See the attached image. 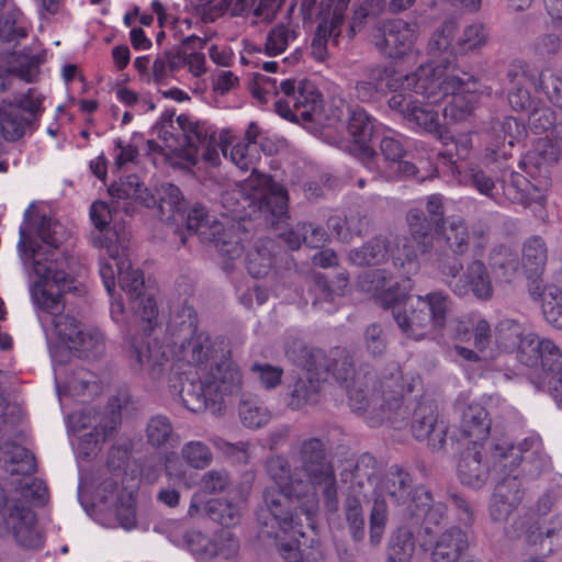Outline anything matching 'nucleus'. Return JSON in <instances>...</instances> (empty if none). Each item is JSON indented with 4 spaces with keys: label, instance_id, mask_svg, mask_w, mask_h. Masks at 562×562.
<instances>
[{
    "label": "nucleus",
    "instance_id": "obj_1",
    "mask_svg": "<svg viewBox=\"0 0 562 562\" xmlns=\"http://www.w3.org/2000/svg\"><path fill=\"white\" fill-rule=\"evenodd\" d=\"M222 202L232 220H211L203 206L194 205L178 222L186 221L188 231L198 234L203 243H213L227 261L241 257L243 241L249 235L239 220L259 211L279 222L288 212V194L283 187L255 169L234 190L225 192Z\"/></svg>",
    "mask_w": 562,
    "mask_h": 562
},
{
    "label": "nucleus",
    "instance_id": "obj_2",
    "mask_svg": "<svg viewBox=\"0 0 562 562\" xmlns=\"http://www.w3.org/2000/svg\"><path fill=\"white\" fill-rule=\"evenodd\" d=\"M266 470L276 487H267L265 491L267 508L258 514L261 532L278 540L282 551H311L308 538L299 533L300 529L310 532L302 514V501H305L302 488L306 485L304 479L297 474L296 468L292 473L289 461L281 456L269 458Z\"/></svg>",
    "mask_w": 562,
    "mask_h": 562
},
{
    "label": "nucleus",
    "instance_id": "obj_3",
    "mask_svg": "<svg viewBox=\"0 0 562 562\" xmlns=\"http://www.w3.org/2000/svg\"><path fill=\"white\" fill-rule=\"evenodd\" d=\"M361 286L373 292L384 306L392 307L394 319L408 337L418 340L446 325L451 302L443 293L407 297L402 303V299L412 289L411 279L406 277L401 283H391V276L385 270L364 273L361 277Z\"/></svg>",
    "mask_w": 562,
    "mask_h": 562
},
{
    "label": "nucleus",
    "instance_id": "obj_4",
    "mask_svg": "<svg viewBox=\"0 0 562 562\" xmlns=\"http://www.w3.org/2000/svg\"><path fill=\"white\" fill-rule=\"evenodd\" d=\"M297 474H301L306 485L303 486L305 501H302V514L305 526L310 532L302 529L299 533L308 538L310 547H318V538L315 530L314 517L318 509L317 491L325 498L329 510L337 509V484L333 464L327 460L326 446L319 438L304 439L294 456Z\"/></svg>",
    "mask_w": 562,
    "mask_h": 562
},
{
    "label": "nucleus",
    "instance_id": "obj_5",
    "mask_svg": "<svg viewBox=\"0 0 562 562\" xmlns=\"http://www.w3.org/2000/svg\"><path fill=\"white\" fill-rule=\"evenodd\" d=\"M23 267L31 280L30 291L34 303L48 313L55 335L68 347L77 340L83 326L71 315L59 313L64 308L63 293L72 289V279L66 271L43 267L33 250L22 252Z\"/></svg>",
    "mask_w": 562,
    "mask_h": 562
},
{
    "label": "nucleus",
    "instance_id": "obj_6",
    "mask_svg": "<svg viewBox=\"0 0 562 562\" xmlns=\"http://www.w3.org/2000/svg\"><path fill=\"white\" fill-rule=\"evenodd\" d=\"M115 232H110L105 239H100L102 247L109 258H101L99 273L109 295L113 296L116 279L121 289L130 297L132 308L139 318L147 323L145 329H151L156 321L158 310L153 296L144 295V277L138 269H134L126 252L127 246L123 240L119 245L113 244L112 238L116 236Z\"/></svg>",
    "mask_w": 562,
    "mask_h": 562
},
{
    "label": "nucleus",
    "instance_id": "obj_7",
    "mask_svg": "<svg viewBox=\"0 0 562 562\" xmlns=\"http://www.w3.org/2000/svg\"><path fill=\"white\" fill-rule=\"evenodd\" d=\"M432 72L429 67H419L415 72L406 75L403 87L412 88L415 94L422 95L430 103H439L451 94V100L443 109L445 119L457 123L470 117L479 101L472 89V77L468 74H463L464 78L452 75L441 80V77L430 78Z\"/></svg>",
    "mask_w": 562,
    "mask_h": 562
},
{
    "label": "nucleus",
    "instance_id": "obj_8",
    "mask_svg": "<svg viewBox=\"0 0 562 562\" xmlns=\"http://www.w3.org/2000/svg\"><path fill=\"white\" fill-rule=\"evenodd\" d=\"M68 233L65 226L47 214L35 212L34 204H31L24 212V222L20 226V239L18 251L23 263L22 252L33 250L43 267H50L54 270L65 271L66 257L58 250L59 245L67 238Z\"/></svg>",
    "mask_w": 562,
    "mask_h": 562
},
{
    "label": "nucleus",
    "instance_id": "obj_9",
    "mask_svg": "<svg viewBox=\"0 0 562 562\" xmlns=\"http://www.w3.org/2000/svg\"><path fill=\"white\" fill-rule=\"evenodd\" d=\"M519 361L540 368L543 383L550 386L555 400H562V352L552 340L528 331L519 345Z\"/></svg>",
    "mask_w": 562,
    "mask_h": 562
},
{
    "label": "nucleus",
    "instance_id": "obj_10",
    "mask_svg": "<svg viewBox=\"0 0 562 562\" xmlns=\"http://www.w3.org/2000/svg\"><path fill=\"white\" fill-rule=\"evenodd\" d=\"M203 385L211 396L212 414L221 415L244 389V375L239 366L226 355L206 371H201Z\"/></svg>",
    "mask_w": 562,
    "mask_h": 562
},
{
    "label": "nucleus",
    "instance_id": "obj_11",
    "mask_svg": "<svg viewBox=\"0 0 562 562\" xmlns=\"http://www.w3.org/2000/svg\"><path fill=\"white\" fill-rule=\"evenodd\" d=\"M280 97L276 103L277 113L289 121H312L323 104L316 86L307 80L295 82L290 79L280 82Z\"/></svg>",
    "mask_w": 562,
    "mask_h": 562
},
{
    "label": "nucleus",
    "instance_id": "obj_12",
    "mask_svg": "<svg viewBox=\"0 0 562 562\" xmlns=\"http://www.w3.org/2000/svg\"><path fill=\"white\" fill-rule=\"evenodd\" d=\"M11 535L21 546L37 548L42 540L35 526V514L20 502L8 495L0 485V536Z\"/></svg>",
    "mask_w": 562,
    "mask_h": 562
},
{
    "label": "nucleus",
    "instance_id": "obj_13",
    "mask_svg": "<svg viewBox=\"0 0 562 562\" xmlns=\"http://www.w3.org/2000/svg\"><path fill=\"white\" fill-rule=\"evenodd\" d=\"M402 373L400 369H396L395 375L392 376L395 385L393 386L390 380L383 381L381 386L383 389L382 394H373L372 398L368 400L362 389L356 387V382H352V386L347 385L349 405L355 412H367L371 408L372 413L379 408L376 416L379 418L387 417V413L396 411L401 407V401L404 393H411L414 390L416 379L411 378V381L406 385L398 384L402 380Z\"/></svg>",
    "mask_w": 562,
    "mask_h": 562
},
{
    "label": "nucleus",
    "instance_id": "obj_14",
    "mask_svg": "<svg viewBox=\"0 0 562 562\" xmlns=\"http://www.w3.org/2000/svg\"><path fill=\"white\" fill-rule=\"evenodd\" d=\"M407 221L411 237H397L391 255L394 266L401 267L404 270V274H412L418 270L417 254L419 251L425 252L428 249V224L423 213L418 210L409 211Z\"/></svg>",
    "mask_w": 562,
    "mask_h": 562
},
{
    "label": "nucleus",
    "instance_id": "obj_15",
    "mask_svg": "<svg viewBox=\"0 0 562 562\" xmlns=\"http://www.w3.org/2000/svg\"><path fill=\"white\" fill-rule=\"evenodd\" d=\"M229 351L226 341L207 333H194L189 339H183L180 346V358L195 367L198 375L210 369Z\"/></svg>",
    "mask_w": 562,
    "mask_h": 562
},
{
    "label": "nucleus",
    "instance_id": "obj_16",
    "mask_svg": "<svg viewBox=\"0 0 562 562\" xmlns=\"http://www.w3.org/2000/svg\"><path fill=\"white\" fill-rule=\"evenodd\" d=\"M412 90L398 91L389 99L390 109L401 113L414 127L436 136L441 135L438 113L431 108L434 103L424 104L411 93Z\"/></svg>",
    "mask_w": 562,
    "mask_h": 562
},
{
    "label": "nucleus",
    "instance_id": "obj_17",
    "mask_svg": "<svg viewBox=\"0 0 562 562\" xmlns=\"http://www.w3.org/2000/svg\"><path fill=\"white\" fill-rule=\"evenodd\" d=\"M170 355L169 346L151 334L137 337L132 342L131 359L134 368L145 371L153 380L162 375Z\"/></svg>",
    "mask_w": 562,
    "mask_h": 562
},
{
    "label": "nucleus",
    "instance_id": "obj_18",
    "mask_svg": "<svg viewBox=\"0 0 562 562\" xmlns=\"http://www.w3.org/2000/svg\"><path fill=\"white\" fill-rule=\"evenodd\" d=\"M457 31V25L452 21H446L442 25L432 34L428 50L432 56L434 60L430 64L423 65L422 67H429L432 69L430 78L451 77L458 75L457 69L453 67L456 60L454 46L452 41Z\"/></svg>",
    "mask_w": 562,
    "mask_h": 562
},
{
    "label": "nucleus",
    "instance_id": "obj_19",
    "mask_svg": "<svg viewBox=\"0 0 562 562\" xmlns=\"http://www.w3.org/2000/svg\"><path fill=\"white\" fill-rule=\"evenodd\" d=\"M382 41L378 47L392 58L411 53L418 36V26L402 19L385 20L379 23Z\"/></svg>",
    "mask_w": 562,
    "mask_h": 562
},
{
    "label": "nucleus",
    "instance_id": "obj_20",
    "mask_svg": "<svg viewBox=\"0 0 562 562\" xmlns=\"http://www.w3.org/2000/svg\"><path fill=\"white\" fill-rule=\"evenodd\" d=\"M177 121L189 147L188 160L195 165L201 157L203 160L215 165L218 160V153L209 127L203 123L193 122L184 115L178 116Z\"/></svg>",
    "mask_w": 562,
    "mask_h": 562
},
{
    "label": "nucleus",
    "instance_id": "obj_21",
    "mask_svg": "<svg viewBox=\"0 0 562 562\" xmlns=\"http://www.w3.org/2000/svg\"><path fill=\"white\" fill-rule=\"evenodd\" d=\"M41 101L21 100L19 104L0 105V134L7 140L21 138L36 119Z\"/></svg>",
    "mask_w": 562,
    "mask_h": 562
},
{
    "label": "nucleus",
    "instance_id": "obj_22",
    "mask_svg": "<svg viewBox=\"0 0 562 562\" xmlns=\"http://www.w3.org/2000/svg\"><path fill=\"white\" fill-rule=\"evenodd\" d=\"M338 103L342 105V108L340 109L336 101H334V105L337 108V113L334 112L333 116L337 121L346 119L349 135L355 143L363 146L364 154L369 158L367 168L372 169V158L374 154L369 147L366 146L370 142L375 128L372 119L363 109L359 106H345L342 100H338Z\"/></svg>",
    "mask_w": 562,
    "mask_h": 562
},
{
    "label": "nucleus",
    "instance_id": "obj_23",
    "mask_svg": "<svg viewBox=\"0 0 562 562\" xmlns=\"http://www.w3.org/2000/svg\"><path fill=\"white\" fill-rule=\"evenodd\" d=\"M448 285L459 296L472 293L480 301H490L494 294L490 273L479 260L472 261L458 280L448 281Z\"/></svg>",
    "mask_w": 562,
    "mask_h": 562
},
{
    "label": "nucleus",
    "instance_id": "obj_24",
    "mask_svg": "<svg viewBox=\"0 0 562 562\" xmlns=\"http://www.w3.org/2000/svg\"><path fill=\"white\" fill-rule=\"evenodd\" d=\"M329 367L327 363H321L319 368H315L314 372L307 373V370L295 379L288 394V405L292 409H301L302 407L315 404L318 401L321 383L328 378Z\"/></svg>",
    "mask_w": 562,
    "mask_h": 562
},
{
    "label": "nucleus",
    "instance_id": "obj_25",
    "mask_svg": "<svg viewBox=\"0 0 562 562\" xmlns=\"http://www.w3.org/2000/svg\"><path fill=\"white\" fill-rule=\"evenodd\" d=\"M541 442L538 438H527L518 446L512 445L506 439H502L494 445L492 451V462L494 467H501L504 470L512 471L518 467L522 460L539 457L541 463L544 459L540 456Z\"/></svg>",
    "mask_w": 562,
    "mask_h": 562
},
{
    "label": "nucleus",
    "instance_id": "obj_26",
    "mask_svg": "<svg viewBox=\"0 0 562 562\" xmlns=\"http://www.w3.org/2000/svg\"><path fill=\"white\" fill-rule=\"evenodd\" d=\"M472 338L474 349L457 345L456 352L467 361H491L498 357L499 348L495 345L492 329L488 322L484 318H477L472 323Z\"/></svg>",
    "mask_w": 562,
    "mask_h": 562
},
{
    "label": "nucleus",
    "instance_id": "obj_27",
    "mask_svg": "<svg viewBox=\"0 0 562 562\" xmlns=\"http://www.w3.org/2000/svg\"><path fill=\"white\" fill-rule=\"evenodd\" d=\"M508 538H522L525 537L529 543H539L544 547L548 542V551L551 552L554 547L562 544V528L559 524L553 526L537 527L533 526L530 519L526 516H520L505 530Z\"/></svg>",
    "mask_w": 562,
    "mask_h": 562
},
{
    "label": "nucleus",
    "instance_id": "obj_28",
    "mask_svg": "<svg viewBox=\"0 0 562 562\" xmlns=\"http://www.w3.org/2000/svg\"><path fill=\"white\" fill-rule=\"evenodd\" d=\"M412 429L416 439L427 440L432 449H440L446 443L447 425L431 406L418 407Z\"/></svg>",
    "mask_w": 562,
    "mask_h": 562
},
{
    "label": "nucleus",
    "instance_id": "obj_29",
    "mask_svg": "<svg viewBox=\"0 0 562 562\" xmlns=\"http://www.w3.org/2000/svg\"><path fill=\"white\" fill-rule=\"evenodd\" d=\"M521 501L520 483L516 476H507L494 488L490 515L494 521H505Z\"/></svg>",
    "mask_w": 562,
    "mask_h": 562
},
{
    "label": "nucleus",
    "instance_id": "obj_30",
    "mask_svg": "<svg viewBox=\"0 0 562 562\" xmlns=\"http://www.w3.org/2000/svg\"><path fill=\"white\" fill-rule=\"evenodd\" d=\"M344 23L345 14L341 13V10H331L322 16L311 45L312 55L316 60L327 59L328 40L331 38L335 44L338 43Z\"/></svg>",
    "mask_w": 562,
    "mask_h": 562
},
{
    "label": "nucleus",
    "instance_id": "obj_31",
    "mask_svg": "<svg viewBox=\"0 0 562 562\" xmlns=\"http://www.w3.org/2000/svg\"><path fill=\"white\" fill-rule=\"evenodd\" d=\"M528 291L533 300L542 301V314L548 324L562 328V288L542 285L538 277H532Z\"/></svg>",
    "mask_w": 562,
    "mask_h": 562
},
{
    "label": "nucleus",
    "instance_id": "obj_32",
    "mask_svg": "<svg viewBox=\"0 0 562 562\" xmlns=\"http://www.w3.org/2000/svg\"><path fill=\"white\" fill-rule=\"evenodd\" d=\"M490 465L484 460L482 445L468 447L458 464V475L461 482L474 488L481 487L487 480Z\"/></svg>",
    "mask_w": 562,
    "mask_h": 562
},
{
    "label": "nucleus",
    "instance_id": "obj_33",
    "mask_svg": "<svg viewBox=\"0 0 562 562\" xmlns=\"http://www.w3.org/2000/svg\"><path fill=\"white\" fill-rule=\"evenodd\" d=\"M491 428L486 409L479 403H470L461 408L460 430L471 440V445H481Z\"/></svg>",
    "mask_w": 562,
    "mask_h": 562
},
{
    "label": "nucleus",
    "instance_id": "obj_34",
    "mask_svg": "<svg viewBox=\"0 0 562 562\" xmlns=\"http://www.w3.org/2000/svg\"><path fill=\"white\" fill-rule=\"evenodd\" d=\"M469 547L467 532L459 528H450L440 533L436 540L432 562H460V558Z\"/></svg>",
    "mask_w": 562,
    "mask_h": 562
},
{
    "label": "nucleus",
    "instance_id": "obj_35",
    "mask_svg": "<svg viewBox=\"0 0 562 562\" xmlns=\"http://www.w3.org/2000/svg\"><path fill=\"white\" fill-rule=\"evenodd\" d=\"M404 77L395 78L394 76L390 77L385 69L382 68H370L368 71V79L359 80L356 83L355 90L357 98L362 102L372 101L379 91L383 90L382 81L386 79V87L390 90H394L396 92L397 89L400 91L412 90V88L403 87Z\"/></svg>",
    "mask_w": 562,
    "mask_h": 562
},
{
    "label": "nucleus",
    "instance_id": "obj_36",
    "mask_svg": "<svg viewBox=\"0 0 562 562\" xmlns=\"http://www.w3.org/2000/svg\"><path fill=\"white\" fill-rule=\"evenodd\" d=\"M0 462L11 474L30 475L36 470L34 456L25 448L5 442L0 447Z\"/></svg>",
    "mask_w": 562,
    "mask_h": 562
},
{
    "label": "nucleus",
    "instance_id": "obj_37",
    "mask_svg": "<svg viewBox=\"0 0 562 562\" xmlns=\"http://www.w3.org/2000/svg\"><path fill=\"white\" fill-rule=\"evenodd\" d=\"M244 504L241 496L227 499L213 498L205 504L206 516L225 527H234L241 519Z\"/></svg>",
    "mask_w": 562,
    "mask_h": 562
},
{
    "label": "nucleus",
    "instance_id": "obj_38",
    "mask_svg": "<svg viewBox=\"0 0 562 562\" xmlns=\"http://www.w3.org/2000/svg\"><path fill=\"white\" fill-rule=\"evenodd\" d=\"M109 193L117 200H133L146 207L156 204L155 196L144 187L137 176H127L113 182L109 187Z\"/></svg>",
    "mask_w": 562,
    "mask_h": 562
},
{
    "label": "nucleus",
    "instance_id": "obj_39",
    "mask_svg": "<svg viewBox=\"0 0 562 562\" xmlns=\"http://www.w3.org/2000/svg\"><path fill=\"white\" fill-rule=\"evenodd\" d=\"M285 356L294 364L307 370V373L314 372L321 363H326V353L318 348H307L304 342L296 337L288 338L285 342Z\"/></svg>",
    "mask_w": 562,
    "mask_h": 562
},
{
    "label": "nucleus",
    "instance_id": "obj_40",
    "mask_svg": "<svg viewBox=\"0 0 562 562\" xmlns=\"http://www.w3.org/2000/svg\"><path fill=\"white\" fill-rule=\"evenodd\" d=\"M403 505H405V510L412 518H423L428 522L437 524V514L440 506L438 504L432 506L431 495L425 487H416Z\"/></svg>",
    "mask_w": 562,
    "mask_h": 562
},
{
    "label": "nucleus",
    "instance_id": "obj_41",
    "mask_svg": "<svg viewBox=\"0 0 562 562\" xmlns=\"http://www.w3.org/2000/svg\"><path fill=\"white\" fill-rule=\"evenodd\" d=\"M409 474L401 469L391 468L378 486V491L389 494L397 504L406 503L411 495Z\"/></svg>",
    "mask_w": 562,
    "mask_h": 562
},
{
    "label": "nucleus",
    "instance_id": "obj_42",
    "mask_svg": "<svg viewBox=\"0 0 562 562\" xmlns=\"http://www.w3.org/2000/svg\"><path fill=\"white\" fill-rule=\"evenodd\" d=\"M69 349L76 352L78 357L97 359L105 351L104 336L100 329L86 326Z\"/></svg>",
    "mask_w": 562,
    "mask_h": 562
},
{
    "label": "nucleus",
    "instance_id": "obj_43",
    "mask_svg": "<svg viewBox=\"0 0 562 562\" xmlns=\"http://www.w3.org/2000/svg\"><path fill=\"white\" fill-rule=\"evenodd\" d=\"M22 13L16 5L8 0H0V41L13 42L25 36L20 24Z\"/></svg>",
    "mask_w": 562,
    "mask_h": 562
},
{
    "label": "nucleus",
    "instance_id": "obj_44",
    "mask_svg": "<svg viewBox=\"0 0 562 562\" xmlns=\"http://www.w3.org/2000/svg\"><path fill=\"white\" fill-rule=\"evenodd\" d=\"M226 10L232 15H243L250 11L255 16L262 21H271L280 5L278 0H260L256 5V0H224Z\"/></svg>",
    "mask_w": 562,
    "mask_h": 562
},
{
    "label": "nucleus",
    "instance_id": "obj_45",
    "mask_svg": "<svg viewBox=\"0 0 562 562\" xmlns=\"http://www.w3.org/2000/svg\"><path fill=\"white\" fill-rule=\"evenodd\" d=\"M159 212L162 218L178 223L183 218V198L178 187L171 183H162L158 189Z\"/></svg>",
    "mask_w": 562,
    "mask_h": 562
},
{
    "label": "nucleus",
    "instance_id": "obj_46",
    "mask_svg": "<svg viewBox=\"0 0 562 562\" xmlns=\"http://www.w3.org/2000/svg\"><path fill=\"white\" fill-rule=\"evenodd\" d=\"M524 324L514 319H503L495 328V345L502 351L519 350L521 339L527 335ZM519 357V352L517 353Z\"/></svg>",
    "mask_w": 562,
    "mask_h": 562
},
{
    "label": "nucleus",
    "instance_id": "obj_47",
    "mask_svg": "<svg viewBox=\"0 0 562 562\" xmlns=\"http://www.w3.org/2000/svg\"><path fill=\"white\" fill-rule=\"evenodd\" d=\"M241 424L249 429L265 427L271 419V412L254 397H243L238 404Z\"/></svg>",
    "mask_w": 562,
    "mask_h": 562
},
{
    "label": "nucleus",
    "instance_id": "obj_48",
    "mask_svg": "<svg viewBox=\"0 0 562 562\" xmlns=\"http://www.w3.org/2000/svg\"><path fill=\"white\" fill-rule=\"evenodd\" d=\"M547 262V247L540 237L529 238L522 250V267L528 278L539 277Z\"/></svg>",
    "mask_w": 562,
    "mask_h": 562
},
{
    "label": "nucleus",
    "instance_id": "obj_49",
    "mask_svg": "<svg viewBox=\"0 0 562 562\" xmlns=\"http://www.w3.org/2000/svg\"><path fill=\"white\" fill-rule=\"evenodd\" d=\"M179 395L183 406L189 411L201 413L209 409L212 413L211 396H209L201 376L198 381L183 383Z\"/></svg>",
    "mask_w": 562,
    "mask_h": 562
},
{
    "label": "nucleus",
    "instance_id": "obj_50",
    "mask_svg": "<svg viewBox=\"0 0 562 562\" xmlns=\"http://www.w3.org/2000/svg\"><path fill=\"white\" fill-rule=\"evenodd\" d=\"M299 35V25L291 22L277 24L268 33L265 52L269 56L282 54L290 43L296 40Z\"/></svg>",
    "mask_w": 562,
    "mask_h": 562
},
{
    "label": "nucleus",
    "instance_id": "obj_51",
    "mask_svg": "<svg viewBox=\"0 0 562 562\" xmlns=\"http://www.w3.org/2000/svg\"><path fill=\"white\" fill-rule=\"evenodd\" d=\"M389 252V244L385 238L375 237L359 249L349 254V259L357 266L382 263Z\"/></svg>",
    "mask_w": 562,
    "mask_h": 562
},
{
    "label": "nucleus",
    "instance_id": "obj_52",
    "mask_svg": "<svg viewBox=\"0 0 562 562\" xmlns=\"http://www.w3.org/2000/svg\"><path fill=\"white\" fill-rule=\"evenodd\" d=\"M272 244L269 239H260L255 248L247 252L246 267L254 278H261L269 272L272 266Z\"/></svg>",
    "mask_w": 562,
    "mask_h": 562
},
{
    "label": "nucleus",
    "instance_id": "obj_53",
    "mask_svg": "<svg viewBox=\"0 0 562 562\" xmlns=\"http://www.w3.org/2000/svg\"><path fill=\"white\" fill-rule=\"evenodd\" d=\"M165 474L172 483V486L161 487L157 493V501L170 508H175L180 503V492L176 485L183 483L187 488H190L191 485L186 481V472L177 469L171 460L166 462Z\"/></svg>",
    "mask_w": 562,
    "mask_h": 562
},
{
    "label": "nucleus",
    "instance_id": "obj_54",
    "mask_svg": "<svg viewBox=\"0 0 562 562\" xmlns=\"http://www.w3.org/2000/svg\"><path fill=\"white\" fill-rule=\"evenodd\" d=\"M146 438L153 447H162L178 441L170 419L164 415L153 416L146 425Z\"/></svg>",
    "mask_w": 562,
    "mask_h": 562
},
{
    "label": "nucleus",
    "instance_id": "obj_55",
    "mask_svg": "<svg viewBox=\"0 0 562 562\" xmlns=\"http://www.w3.org/2000/svg\"><path fill=\"white\" fill-rule=\"evenodd\" d=\"M90 218L93 223V225L99 229V234L94 237V244L100 247L101 249H105V247H102L100 244V239H105V236L110 232H115L117 235L113 236L112 243L119 245L120 240H123V243H126V235L123 233L122 235L112 228H108V225L110 224L112 220V214L109 209V206L104 202H94L91 205L90 209Z\"/></svg>",
    "mask_w": 562,
    "mask_h": 562
},
{
    "label": "nucleus",
    "instance_id": "obj_56",
    "mask_svg": "<svg viewBox=\"0 0 562 562\" xmlns=\"http://www.w3.org/2000/svg\"><path fill=\"white\" fill-rule=\"evenodd\" d=\"M414 550L413 533L407 529H398L390 540L387 562H411Z\"/></svg>",
    "mask_w": 562,
    "mask_h": 562
},
{
    "label": "nucleus",
    "instance_id": "obj_57",
    "mask_svg": "<svg viewBox=\"0 0 562 562\" xmlns=\"http://www.w3.org/2000/svg\"><path fill=\"white\" fill-rule=\"evenodd\" d=\"M184 66L182 53L179 50H166L158 54L153 63V78L160 83L167 80L175 71Z\"/></svg>",
    "mask_w": 562,
    "mask_h": 562
},
{
    "label": "nucleus",
    "instance_id": "obj_58",
    "mask_svg": "<svg viewBox=\"0 0 562 562\" xmlns=\"http://www.w3.org/2000/svg\"><path fill=\"white\" fill-rule=\"evenodd\" d=\"M169 326L173 334L178 331L182 339H187L188 336L193 335L198 326V317L194 308L187 303L176 306L171 312Z\"/></svg>",
    "mask_w": 562,
    "mask_h": 562
},
{
    "label": "nucleus",
    "instance_id": "obj_59",
    "mask_svg": "<svg viewBox=\"0 0 562 562\" xmlns=\"http://www.w3.org/2000/svg\"><path fill=\"white\" fill-rule=\"evenodd\" d=\"M536 91L543 93L555 106L562 109V78L552 69H543L535 82Z\"/></svg>",
    "mask_w": 562,
    "mask_h": 562
},
{
    "label": "nucleus",
    "instance_id": "obj_60",
    "mask_svg": "<svg viewBox=\"0 0 562 562\" xmlns=\"http://www.w3.org/2000/svg\"><path fill=\"white\" fill-rule=\"evenodd\" d=\"M181 458L191 468L202 470L213 461L211 449L202 441L191 440L181 447Z\"/></svg>",
    "mask_w": 562,
    "mask_h": 562
},
{
    "label": "nucleus",
    "instance_id": "obj_61",
    "mask_svg": "<svg viewBox=\"0 0 562 562\" xmlns=\"http://www.w3.org/2000/svg\"><path fill=\"white\" fill-rule=\"evenodd\" d=\"M224 156H229V159L238 168L248 170L252 168L259 159L258 144L238 142L233 145L228 151L227 146L222 147Z\"/></svg>",
    "mask_w": 562,
    "mask_h": 562
},
{
    "label": "nucleus",
    "instance_id": "obj_62",
    "mask_svg": "<svg viewBox=\"0 0 562 562\" xmlns=\"http://www.w3.org/2000/svg\"><path fill=\"white\" fill-rule=\"evenodd\" d=\"M508 77L513 83L508 93V102L510 106L516 111L531 109L533 101L530 97V92L525 88V83L527 81L525 71H510Z\"/></svg>",
    "mask_w": 562,
    "mask_h": 562
},
{
    "label": "nucleus",
    "instance_id": "obj_63",
    "mask_svg": "<svg viewBox=\"0 0 562 562\" xmlns=\"http://www.w3.org/2000/svg\"><path fill=\"white\" fill-rule=\"evenodd\" d=\"M443 234L449 248L454 254L462 255L468 250L470 236L461 217H451Z\"/></svg>",
    "mask_w": 562,
    "mask_h": 562
},
{
    "label": "nucleus",
    "instance_id": "obj_64",
    "mask_svg": "<svg viewBox=\"0 0 562 562\" xmlns=\"http://www.w3.org/2000/svg\"><path fill=\"white\" fill-rule=\"evenodd\" d=\"M182 549L190 551L200 560L209 561L214 559V548L212 547V539L196 529L187 531Z\"/></svg>",
    "mask_w": 562,
    "mask_h": 562
}]
</instances>
